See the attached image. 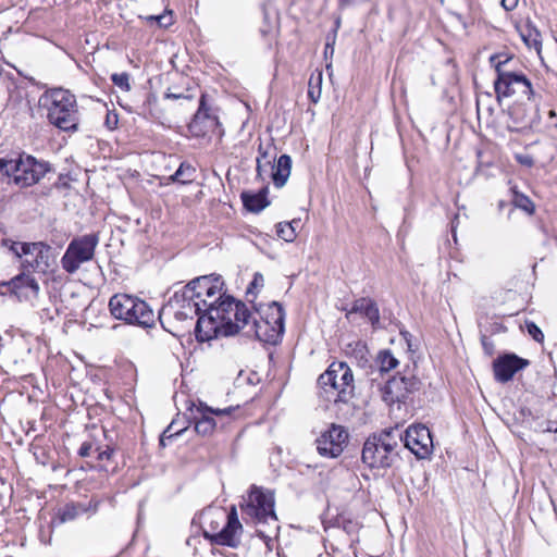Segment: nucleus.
Returning a JSON list of instances; mask_svg holds the SVG:
<instances>
[{
  "instance_id": "obj_54",
  "label": "nucleus",
  "mask_w": 557,
  "mask_h": 557,
  "mask_svg": "<svg viewBox=\"0 0 557 557\" xmlns=\"http://www.w3.org/2000/svg\"><path fill=\"white\" fill-rule=\"evenodd\" d=\"M156 17H159V15H149L146 17V20L149 23H156Z\"/></svg>"
},
{
  "instance_id": "obj_13",
  "label": "nucleus",
  "mask_w": 557,
  "mask_h": 557,
  "mask_svg": "<svg viewBox=\"0 0 557 557\" xmlns=\"http://www.w3.org/2000/svg\"><path fill=\"white\" fill-rule=\"evenodd\" d=\"M347 442V430L342 425L333 423L315 440V445L320 456L337 458L342 455Z\"/></svg>"
},
{
  "instance_id": "obj_17",
  "label": "nucleus",
  "mask_w": 557,
  "mask_h": 557,
  "mask_svg": "<svg viewBox=\"0 0 557 557\" xmlns=\"http://www.w3.org/2000/svg\"><path fill=\"white\" fill-rule=\"evenodd\" d=\"M219 126V119L210 112V108L207 106V95L202 94L198 110L188 124V129L195 137H205L213 133Z\"/></svg>"
},
{
  "instance_id": "obj_53",
  "label": "nucleus",
  "mask_w": 557,
  "mask_h": 557,
  "mask_svg": "<svg viewBox=\"0 0 557 557\" xmlns=\"http://www.w3.org/2000/svg\"><path fill=\"white\" fill-rule=\"evenodd\" d=\"M22 243H14L13 246L11 247L12 251L16 255V251L17 252H21V245Z\"/></svg>"
},
{
  "instance_id": "obj_3",
  "label": "nucleus",
  "mask_w": 557,
  "mask_h": 557,
  "mask_svg": "<svg viewBox=\"0 0 557 557\" xmlns=\"http://www.w3.org/2000/svg\"><path fill=\"white\" fill-rule=\"evenodd\" d=\"M48 109V121L63 132H76L78 110L75 96L67 89L52 88L40 98Z\"/></svg>"
},
{
  "instance_id": "obj_23",
  "label": "nucleus",
  "mask_w": 557,
  "mask_h": 557,
  "mask_svg": "<svg viewBox=\"0 0 557 557\" xmlns=\"http://www.w3.org/2000/svg\"><path fill=\"white\" fill-rule=\"evenodd\" d=\"M375 435L377 437L376 441L380 443V448H382L384 455L389 459L391 468L398 457L396 448L399 446V443L403 442V432L396 426L382 430L375 433Z\"/></svg>"
},
{
  "instance_id": "obj_33",
  "label": "nucleus",
  "mask_w": 557,
  "mask_h": 557,
  "mask_svg": "<svg viewBox=\"0 0 557 557\" xmlns=\"http://www.w3.org/2000/svg\"><path fill=\"white\" fill-rule=\"evenodd\" d=\"M196 173V169L189 163L183 162L175 171V173L171 176L173 182H178L181 184H188L194 181V175Z\"/></svg>"
},
{
  "instance_id": "obj_24",
  "label": "nucleus",
  "mask_w": 557,
  "mask_h": 557,
  "mask_svg": "<svg viewBox=\"0 0 557 557\" xmlns=\"http://www.w3.org/2000/svg\"><path fill=\"white\" fill-rule=\"evenodd\" d=\"M399 364L398 359L392 354L389 349L380 350L374 359V366H370L369 375H372L371 381H377L384 374L397 368Z\"/></svg>"
},
{
  "instance_id": "obj_27",
  "label": "nucleus",
  "mask_w": 557,
  "mask_h": 557,
  "mask_svg": "<svg viewBox=\"0 0 557 557\" xmlns=\"http://www.w3.org/2000/svg\"><path fill=\"white\" fill-rule=\"evenodd\" d=\"M272 169V181L275 187H283L292 170V158L288 154H282L275 165H271Z\"/></svg>"
},
{
  "instance_id": "obj_55",
  "label": "nucleus",
  "mask_w": 557,
  "mask_h": 557,
  "mask_svg": "<svg viewBox=\"0 0 557 557\" xmlns=\"http://www.w3.org/2000/svg\"><path fill=\"white\" fill-rule=\"evenodd\" d=\"M350 3H351V0H339L341 7H346V5H349Z\"/></svg>"
},
{
  "instance_id": "obj_2",
  "label": "nucleus",
  "mask_w": 557,
  "mask_h": 557,
  "mask_svg": "<svg viewBox=\"0 0 557 557\" xmlns=\"http://www.w3.org/2000/svg\"><path fill=\"white\" fill-rule=\"evenodd\" d=\"M51 166L46 161H38L35 157L18 153L16 158H0V180L13 182L20 188L37 184Z\"/></svg>"
},
{
  "instance_id": "obj_43",
  "label": "nucleus",
  "mask_w": 557,
  "mask_h": 557,
  "mask_svg": "<svg viewBox=\"0 0 557 557\" xmlns=\"http://www.w3.org/2000/svg\"><path fill=\"white\" fill-rule=\"evenodd\" d=\"M156 24L159 27H168L172 24V17L166 14H159V17H156Z\"/></svg>"
},
{
  "instance_id": "obj_21",
  "label": "nucleus",
  "mask_w": 557,
  "mask_h": 557,
  "mask_svg": "<svg viewBox=\"0 0 557 557\" xmlns=\"http://www.w3.org/2000/svg\"><path fill=\"white\" fill-rule=\"evenodd\" d=\"M26 272L27 271L24 270L9 282L3 283L4 286H8L11 294H13L20 301L37 297L39 293V285L37 281Z\"/></svg>"
},
{
  "instance_id": "obj_41",
  "label": "nucleus",
  "mask_w": 557,
  "mask_h": 557,
  "mask_svg": "<svg viewBox=\"0 0 557 557\" xmlns=\"http://www.w3.org/2000/svg\"><path fill=\"white\" fill-rule=\"evenodd\" d=\"M95 448L96 446L91 442H84L78 449V455L83 458L89 457L95 453Z\"/></svg>"
},
{
  "instance_id": "obj_26",
  "label": "nucleus",
  "mask_w": 557,
  "mask_h": 557,
  "mask_svg": "<svg viewBox=\"0 0 557 557\" xmlns=\"http://www.w3.org/2000/svg\"><path fill=\"white\" fill-rule=\"evenodd\" d=\"M267 194L268 187H263L258 193L243 191L240 198L244 207L249 212L258 213L270 205V201L267 198Z\"/></svg>"
},
{
  "instance_id": "obj_8",
  "label": "nucleus",
  "mask_w": 557,
  "mask_h": 557,
  "mask_svg": "<svg viewBox=\"0 0 557 557\" xmlns=\"http://www.w3.org/2000/svg\"><path fill=\"white\" fill-rule=\"evenodd\" d=\"M275 498L273 492L263 487L251 485L247 497L243 498L240 509L258 525H272L278 531V519L275 510Z\"/></svg>"
},
{
  "instance_id": "obj_36",
  "label": "nucleus",
  "mask_w": 557,
  "mask_h": 557,
  "mask_svg": "<svg viewBox=\"0 0 557 557\" xmlns=\"http://www.w3.org/2000/svg\"><path fill=\"white\" fill-rule=\"evenodd\" d=\"M174 424H175V421H173L164 431L163 433L161 434L160 436V445L161 446H166V441L168 440H172L173 437L175 436H180L185 430L186 428H183V429H178V430H174Z\"/></svg>"
},
{
  "instance_id": "obj_30",
  "label": "nucleus",
  "mask_w": 557,
  "mask_h": 557,
  "mask_svg": "<svg viewBox=\"0 0 557 557\" xmlns=\"http://www.w3.org/2000/svg\"><path fill=\"white\" fill-rule=\"evenodd\" d=\"M508 115L512 121L515 128L524 127L529 124V112L524 103L516 102L508 109Z\"/></svg>"
},
{
  "instance_id": "obj_4",
  "label": "nucleus",
  "mask_w": 557,
  "mask_h": 557,
  "mask_svg": "<svg viewBox=\"0 0 557 557\" xmlns=\"http://www.w3.org/2000/svg\"><path fill=\"white\" fill-rule=\"evenodd\" d=\"M502 57L503 54H493L490 58V62L494 65L497 75L494 81L496 99L500 101L504 97L520 95L531 100L534 96V90L530 79L521 72L506 69L512 57H505L504 60L500 59Z\"/></svg>"
},
{
  "instance_id": "obj_37",
  "label": "nucleus",
  "mask_w": 557,
  "mask_h": 557,
  "mask_svg": "<svg viewBox=\"0 0 557 557\" xmlns=\"http://www.w3.org/2000/svg\"><path fill=\"white\" fill-rule=\"evenodd\" d=\"M525 327L528 334L537 343H542L544 341V334L542 330L533 322L527 321Z\"/></svg>"
},
{
  "instance_id": "obj_18",
  "label": "nucleus",
  "mask_w": 557,
  "mask_h": 557,
  "mask_svg": "<svg viewBox=\"0 0 557 557\" xmlns=\"http://www.w3.org/2000/svg\"><path fill=\"white\" fill-rule=\"evenodd\" d=\"M226 519L227 521L225 525L219 532L209 533L205 531L203 535L212 544L235 548L239 544V541L236 535L239 531H242L243 528L238 520L235 507L231 508V510L226 515Z\"/></svg>"
},
{
  "instance_id": "obj_10",
  "label": "nucleus",
  "mask_w": 557,
  "mask_h": 557,
  "mask_svg": "<svg viewBox=\"0 0 557 557\" xmlns=\"http://www.w3.org/2000/svg\"><path fill=\"white\" fill-rule=\"evenodd\" d=\"M205 309L202 302L196 297L184 293V287L176 290L169 301L162 307L159 312L158 319L164 326V318L173 317L177 321H185L194 319Z\"/></svg>"
},
{
  "instance_id": "obj_39",
  "label": "nucleus",
  "mask_w": 557,
  "mask_h": 557,
  "mask_svg": "<svg viewBox=\"0 0 557 557\" xmlns=\"http://www.w3.org/2000/svg\"><path fill=\"white\" fill-rule=\"evenodd\" d=\"M264 284L263 275L259 272L255 273L252 282L249 284L246 294H253V288L262 287Z\"/></svg>"
},
{
  "instance_id": "obj_32",
  "label": "nucleus",
  "mask_w": 557,
  "mask_h": 557,
  "mask_svg": "<svg viewBox=\"0 0 557 557\" xmlns=\"http://www.w3.org/2000/svg\"><path fill=\"white\" fill-rule=\"evenodd\" d=\"M511 205L513 206V208L521 209L522 211L530 215L533 214L535 210L533 201L524 194L519 193L516 188H511Z\"/></svg>"
},
{
  "instance_id": "obj_45",
  "label": "nucleus",
  "mask_w": 557,
  "mask_h": 557,
  "mask_svg": "<svg viewBox=\"0 0 557 557\" xmlns=\"http://www.w3.org/2000/svg\"><path fill=\"white\" fill-rule=\"evenodd\" d=\"M268 166H271V160H267V162H262L260 157H257V176L261 177L262 172L267 170Z\"/></svg>"
},
{
  "instance_id": "obj_44",
  "label": "nucleus",
  "mask_w": 557,
  "mask_h": 557,
  "mask_svg": "<svg viewBox=\"0 0 557 557\" xmlns=\"http://www.w3.org/2000/svg\"><path fill=\"white\" fill-rule=\"evenodd\" d=\"M164 98L165 99H172V100H177V99H193V96L191 95H185V94H176V92H172L170 89H168V91L164 94Z\"/></svg>"
},
{
  "instance_id": "obj_19",
  "label": "nucleus",
  "mask_w": 557,
  "mask_h": 557,
  "mask_svg": "<svg viewBox=\"0 0 557 557\" xmlns=\"http://www.w3.org/2000/svg\"><path fill=\"white\" fill-rule=\"evenodd\" d=\"M530 364L528 359L521 358L513 352L498 356L493 361L494 377L498 383H507L515 374Z\"/></svg>"
},
{
  "instance_id": "obj_49",
  "label": "nucleus",
  "mask_w": 557,
  "mask_h": 557,
  "mask_svg": "<svg viewBox=\"0 0 557 557\" xmlns=\"http://www.w3.org/2000/svg\"><path fill=\"white\" fill-rule=\"evenodd\" d=\"M39 453L37 450L34 451V456L38 462L41 465H46V453L42 448H39Z\"/></svg>"
},
{
  "instance_id": "obj_28",
  "label": "nucleus",
  "mask_w": 557,
  "mask_h": 557,
  "mask_svg": "<svg viewBox=\"0 0 557 557\" xmlns=\"http://www.w3.org/2000/svg\"><path fill=\"white\" fill-rule=\"evenodd\" d=\"M517 29L523 42L540 53L542 49V35L535 25L528 21L523 27L517 26Z\"/></svg>"
},
{
  "instance_id": "obj_51",
  "label": "nucleus",
  "mask_w": 557,
  "mask_h": 557,
  "mask_svg": "<svg viewBox=\"0 0 557 557\" xmlns=\"http://www.w3.org/2000/svg\"><path fill=\"white\" fill-rule=\"evenodd\" d=\"M258 152H259L258 157L261 158L262 162H267V160H270L269 159V153H268L267 150H263L262 144L259 145Z\"/></svg>"
},
{
  "instance_id": "obj_25",
  "label": "nucleus",
  "mask_w": 557,
  "mask_h": 557,
  "mask_svg": "<svg viewBox=\"0 0 557 557\" xmlns=\"http://www.w3.org/2000/svg\"><path fill=\"white\" fill-rule=\"evenodd\" d=\"M351 313H360L366 317L373 329H377L380 326V310L377 304L369 297H361L356 299L347 315Z\"/></svg>"
},
{
  "instance_id": "obj_40",
  "label": "nucleus",
  "mask_w": 557,
  "mask_h": 557,
  "mask_svg": "<svg viewBox=\"0 0 557 557\" xmlns=\"http://www.w3.org/2000/svg\"><path fill=\"white\" fill-rule=\"evenodd\" d=\"M481 344H482L484 352L487 356H493L494 355V352H495V345H494V342L490 337H487L486 335H482L481 336Z\"/></svg>"
},
{
  "instance_id": "obj_42",
  "label": "nucleus",
  "mask_w": 557,
  "mask_h": 557,
  "mask_svg": "<svg viewBox=\"0 0 557 557\" xmlns=\"http://www.w3.org/2000/svg\"><path fill=\"white\" fill-rule=\"evenodd\" d=\"M263 15H264V26H262L260 28V33L263 37H267L268 35H270L273 32L275 25H273L269 22V14L267 11L263 12Z\"/></svg>"
},
{
  "instance_id": "obj_35",
  "label": "nucleus",
  "mask_w": 557,
  "mask_h": 557,
  "mask_svg": "<svg viewBox=\"0 0 557 557\" xmlns=\"http://www.w3.org/2000/svg\"><path fill=\"white\" fill-rule=\"evenodd\" d=\"M129 74L126 72L123 73H113L111 75L112 83L117 86L123 91L131 90V83H129Z\"/></svg>"
},
{
  "instance_id": "obj_16",
  "label": "nucleus",
  "mask_w": 557,
  "mask_h": 557,
  "mask_svg": "<svg viewBox=\"0 0 557 557\" xmlns=\"http://www.w3.org/2000/svg\"><path fill=\"white\" fill-rule=\"evenodd\" d=\"M224 283L219 275H203L191 280L188 284L184 286V293L190 295V297H196L199 299L203 307H208L211 301L208 299L221 295V290Z\"/></svg>"
},
{
  "instance_id": "obj_38",
  "label": "nucleus",
  "mask_w": 557,
  "mask_h": 557,
  "mask_svg": "<svg viewBox=\"0 0 557 557\" xmlns=\"http://www.w3.org/2000/svg\"><path fill=\"white\" fill-rule=\"evenodd\" d=\"M95 453H97V460H110L113 456L114 449L110 446H107L106 449H101L100 446H96Z\"/></svg>"
},
{
  "instance_id": "obj_46",
  "label": "nucleus",
  "mask_w": 557,
  "mask_h": 557,
  "mask_svg": "<svg viewBox=\"0 0 557 557\" xmlns=\"http://www.w3.org/2000/svg\"><path fill=\"white\" fill-rule=\"evenodd\" d=\"M516 160L520 164L527 165V166H532L534 163L532 157H530L528 154H518V156H516Z\"/></svg>"
},
{
  "instance_id": "obj_52",
  "label": "nucleus",
  "mask_w": 557,
  "mask_h": 557,
  "mask_svg": "<svg viewBox=\"0 0 557 557\" xmlns=\"http://www.w3.org/2000/svg\"><path fill=\"white\" fill-rule=\"evenodd\" d=\"M401 336L406 341L408 348H411V337L412 335L408 331H400Z\"/></svg>"
},
{
  "instance_id": "obj_50",
  "label": "nucleus",
  "mask_w": 557,
  "mask_h": 557,
  "mask_svg": "<svg viewBox=\"0 0 557 557\" xmlns=\"http://www.w3.org/2000/svg\"><path fill=\"white\" fill-rule=\"evenodd\" d=\"M106 124L110 129H113L117 124V116L114 114L113 117H111L109 114L107 115Z\"/></svg>"
},
{
  "instance_id": "obj_12",
  "label": "nucleus",
  "mask_w": 557,
  "mask_h": 557,
  "mask_svg": "<svg viewBox=\"0 0 557 557\" xmlns=\"http://www.w3.org/2000/svg\"><path fill=\"white\" fill-rule=\"evenodd\" d=\"M403 442L418 459H428L433 453V438L424 424H411L403 433Z\"/></svg>"
},
{
  "instance_id": "obj_31",
  "label": "nucleus",
  "mask_w": 557,
  "mask_h": 557,
  "mask_svg": "<svg viewBox=\"0 0 557 557\" xmlns=\"http://www.w3.org/2000/svg\"><path fill=\"white\" fill-rule=\"evenodd\" d=\"M322 81L323 73L321 70H315L311 73L308 82V97L313 102L317 103L322 95Z\"/></svg>"
},
{
  "instance_id": "obj_7",
  "label": "nucleus",
  "mask_w": 557,
  "mask_h": 557,
  "mask_svg": "<svg viewBox=\"0 0 557 557\" xmlns=\"http://www.w3.org/2000/svg\"><path fill=\"white\" fill-rule=\"evenodd\" d=\"M285 311L283 306L273 301L268 306L264 315L260 314V320L250 314L248 318V325H246L245 334L253 336L256 339L275 345L277 344L284 333Z\"/></svg>"
},
{
  "instance_id": "obj_58",
  "label": "nucleus",
  "mask_w": 557,
  "mask_h": 557,
  "mask_svg": "<svg viewBox=\"0 0 557 557\" xmlns=\"http://www.w3.org/2000/svg\"><path fill=\"white\" fill-rule=\"evenodd\" d=\"M290 223H292V227L295 228V225H297L299 223V220H293Z\"/></svg>"
},
{
  "instance_id": "obj_9",
  "label": "nucleus",
  "mask_w": 557,
  "mask_h": 557,
  "mask_svg": "<svg viewBox=\"0 0 557 557\" xmlns=\"http://www.w3.org/2000/svg\"><path fill=\"white\" fill-rule=\"evenodd\" d=\"M98 244L97 233L73 238L61 258L62 269L69 274H74L83 263L94 259Z\"/></svg>"
},
{
  "instance_id": "obj_22",
  "label": "nucleus",
  "mask_w": 557,
  "mask_h": 557,
  "mask_svg": "<svg viewBox=\"0 0 557 557\" xmlns=\"http://www.w3.org/2000/svg\"><path fill=\"white\" fill-rule=\"evenodd\" d=\"M375 433L370 435L362 448L361 459L363 463L372 469H387L389 468V459L384 455Z\"/></svg>"
},
{
  "instance_id": "obj_59",
  "label": "nucleus",
  "mask_w": 557,
  "mask_h": 557,
  "mask_svg": "<svg viewBox=\"0 0 557 557\" xmlns=\"http://www.w3.org/2000/svg\"><path fill=\"white\" fill-rule=\"evenodd\" d=\"M271 529H272V531H273V533H274V534H276V533H277V531H275V530L273 529V527H272V525H270V527H269V529H268L267 531H268V532H271Z\"/></svg>"
},
{
  "instance_id": "obj_48",
  "label": "nucleus",
  "mask_w": 557,
  "mask_h": 557,
  "mask_svg": "<svg viewBox=\"0 0 557 557\" xmlns=\"http://www.w3.org/2000/svg\"><path fill=\"white\" fill-rule=\"evenodd\" d=\"M256 532H257V535L259 537H261L267 544H268L269 541L272 540L271 534H269L268 531L264 530V529L259 528V529H257Z\"/></svg>"
},
{
  "instance_id": "obj_20",
  "label": "nucleus",
  "mask_w": 557,
  "mask_h": 557,
  "mask_svg": "<svg viewBox=\"0 0 557 557\" xmlns=\"http://www.w3.org/2000/svg\"><path fill=\"white\" fill-rule=\"evenodd\" d=\"M100 500L91 498L88 503L70 502L63 506L58 507L52 520L51 525L58 527L66 522L76 520L79 516L91 512H97Z\"/></svg>"
},
{
  "instance_id": "obj_56",
  "label": "nucleus",
  "mask_w": 557,
  "mask_h": 557,
  "mask_svg": "<svg viewBox=\"0 0 557 557\" xmlns=\"http://www.w3.org/2000/svg\"><path fill=\"white\" fill-rule=\"evenodd\" d=\"M506 202L504 200L498 201V210L502 211L506 207Z\"/></svg>"
},
{
  "instance_id": "obj_11",
  "label": "nucleus",
  "mask_w": 557,
  "mask_h": 557,
  "mask_svg": "<svg viewBox=\"0 0 557 557\" xmlns=\"http://www.w3.org/2000/svg\"><path fill=\"white\" fill-rule=\"evenodd\" d=\"M420 387L421 381L416 375L398 373L388 379L381 387L382 399L389 405L406 403L409 396L418 392Z\"/></svg>"
},
{
  "instance_id": "obj_6",
  "label": "nucleus",
  "mask_w": 557,
  "mask_h": 557,
  "mask_svg": "<svg viewBox=\"0 0 557 557\" xmlns=\"http://www.w3.org/2000/svg\"><path fill=\"white\" fill-rule=\"evenodd\" d=\"M110 313L128 324L141 327L154 325L156 317L150 306L143 299L128 295L115 294L109 300Z\"/></svg>"
},
{
  "instance_id": "obj_29",
  "label": "nucleus",
  "mask_w": 557,
  "mask_h": 557,
  "mask_svg": "<svg viewBox=\"0 0 557 557\" xmlns=\"http://www.w3.org/2000/svg\"><path fill=\"white\" fill-rule=\"evenodd\" d=\"M136 112L138 115H141L145 119H160L158 109V98L156 97V95L150 92L146 94V99L140 106H138Z\"/></svg>"
},
{
  "instance_id": "obj_1",
  "label": "nucleus",
  "mask_w": 557,
  "mask_h": 557,
  "mask_svg": "<svg viewBox=\"0 0 557 557\" xmlns=\"http://www.w3.org/2000/svg\"><path fill=\"white\" fill-rule=\"evenodd\" d=\"M197 317L195 335L198 342L203 343L219 335L233 336L245 330L250 311L243 301L224 295L210 302Z\"/></svg>"
},
{
  "instance_id": "obj_5",
  "label": "nucleus",
  "mask_w": 557,
  "mask_h": 557,
  "mask_svg": "<svg viewBox=\"0 0 557 557\" xmlns=\"http://www.w3.org/2000/svg\"><path fill=\"white\" fill-rule=\"evenodd\" d=\"M325 399L334 403H349L355 396L354 374L346 362H332L318 379Z\"/></svg>"
},
{
  "instance_id": "obj_14",
  "label": "nucleus",
  "mask_w": 557,
  "mask_h": 557,
  "mask_svg": "<svg viewBox=\"0 0 557 557\" xmlns=\"http://www.w3.org/2000/svg\"><path fill=\"white\" fill-rule=\"evenodd\" d=\"M21 252L16 251V256H32L33 259H25L22 267L25 271L47 272L51 267V247L44 242L21 244Z\"/></svg>"
},
{
  "instance_id": "obj_34",
  "label": "nucleus",
  "mask_w": 557,
  "mask_h": 557,
  "mask_svg": "<svg viewBox=\"0 0 557 557\" xmlns=\"http://www.w3.org/2000/svg\"><path fill=\"white\" fill-rule=\"evenodd\" d=\"M276 234L280 238L284 239L287 243L294 242L296 238V230L292 227V223L280 222L276 225Z\"/></svg>"
},
{
  "instance_id": "obj_15",
  "label": "nucleus",
  "mask_w": 557,
  "mask_h": 557,
  "mask_svg": "<svg viewBox=\"0 0 557 557\" xmlns=\"http://www.w3.org/2000/svg\"><path fill=\"white\" fill-rule=\"evenodd\" d=\"M236 408L237 407L231 406L224 409H213L207 405L200 404L195 409H189L188 419L194 423L197 434L207 436L212 434L216 426V422L212 414L216 417H230Z\"/></svg>"
},
{
  "instance_id": "obj_47",
  "label": "nucleus",
  "mask_w": 557,
  "mask_h": 557,
  "mask_svg": "<svg viewBox=\"0 0 557 557\" xmlns=\"http://www.w3.org/2000/svg\"><path fill=\"white\" fill-rule=\"evenodd\" d=\"M519 0H502L500 4L506 11H512L518 7Z\"/></svg>"
},
{
  "instance_id": "obj_57",
  "label": "nucleus",
  "mask_w": 557,
  "mask_h": 557,
  "mask_svg": "<svg viewBox=\"0 0 557 557\" xmlns=\"http://www.w3.org/2000/svg\"><path fill=\"white\" fill-rule=\"evenodd\" d=\"M327 49H331V53H333L334 49H333V47H331L330 44H326V46H325V53H327Z\"/></svg>"
}]
</instances>
